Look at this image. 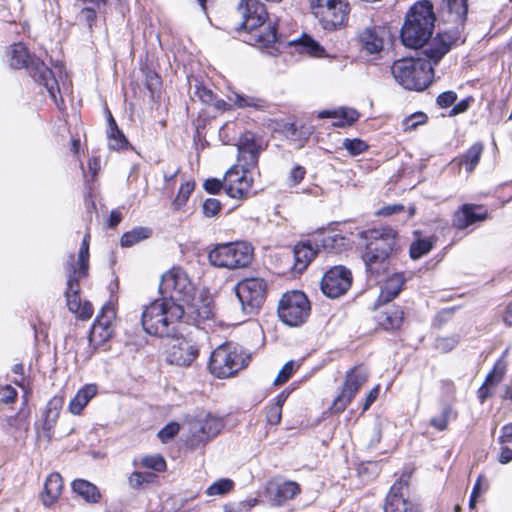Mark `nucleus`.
<instances>
[{
    "label": "nucleus",
    "instance_id": "1",
    "mask_svg": "<svg viewBox=\"0 0 512 512\" xmlns=\"http://www.w3.org/2000/svg\"><path fill=\"white\" fill-rule=\"evenodd\" d=\"M213 316L211 300L198 299L184 306L171 299L159 298L151 302L142 312V326L151 335L175 336L184 324H199Z\"/></svg>",
    "mask_w": 512,
    "mask_h": 512
},
{
    "label": "nucleus",
    "instance_id": "2",
    "mask_svg": "<svg viewBox=\"0 0 512 512\" xmlns=\"http://www.w3.org/2000/svg\"><path fill=\"white\" fill-rule=\"evenodd\" d=\"M460 39L459 31H444L433 38L422 54L425 58H404L391 66V73L398 84L408 90L426 89L433 77V66L449 52L451 46Z\"/></svg>",
    "mask_w": 512,
    "mask_h": 512
},
{
    "label": "nucleus",
    "instance_id": "3",
    "mask_svg": "<svg viewBox=\"0 0 512 512\" xmlns=\"http://www.w3.org/2000/svg\"><path fill=\"white\" fill-rule=\"evenodd\" d=\"M367 241L363 260L371 274L378 275L387 269L389 257L397 250V232L391 227L362 232Z\"/></svg>",
    "mask_w": 512,
    "mask_h": 512
},
{
    "label": "nucleus",
    "instance_id": "4",
    "mask_svg": "<svg viewBox=\"0 0 512 512\" xmlns=\"http://www.w3.org/2000/svg\"><path fill=\"white\" fill-rule=\"evenodd\" d=\"M435 14L433 5L428 0L415 3L406 15L405 23L401 29V40L406 47L418 49L426 48L434 29Z\"/></svg>",
    "mask_w": 512,
    "mask_h": 512
},
{
    "label": "nucleus",
    "instance_id": "5",
    "mask_svg": "<svg viewBox=\"0 0 512 512\" xmlns=\"http://www.w3.org/2000/svg\"><path fill=\"white\" fill-rule=\"evenodd\" d=\"M10 65L13 68H27L35 81L43 85L50 97L57 102V93L60 91L58 82L50 68L39 59H32L22 43L13 44L8 51Z\"/></svg>",
    "mask_w": 512,
    "mask_h": 512
},
{
    "label": "nucleus",
    "instance_id": "6",
    "mask_svg": "<svg viewBox=\"0 0 512 512\" xmlns=\"http://www.w3.org/2000/svg\"><path fill=\"white\" fill-rule=\"evenodd\" d=\"M249 360L250 355L240 345L225 342L211 353L208 368L217 378H228L247 367Z\"/></svg>",
    "mask_w": 512,
    "mask_h": 512
},
{
    "label": "nucleus",
    "instance_id": "7",
    "mask_svg": "<svg viewBox=\"0 0 512 512\" xmlns=\"http://www.w3.org/2000/svg\"><path fill=\"white\" fill-rule=\"evenodd\" d=\"M159 291L164 299H171L184 306L191 304L202 297L194 298L195 286L187 272L180 267H173L164 273L160 280ZM209 300L208 298H205Z\"/></svg>",
    "mask_w": 512,
    "mask_h": 512
},
{
    "label": "nucleus",
    "instance_id": "8",
    "mask_svg": "<svg viewBox=\"0 0 512 512\" xmlns=\"http://www.w3.org/2000/svg\"><path fill=\"white\" fill-rule=\"evenodd\" d=\"M253 252V247L247 242L218 244L208 253V260L215 267L239 269L252 262Z\"/></svg>",
    "mask_w": 512,
    "mask_h": 512
},
{
    "label": "nucleus",
    "instance_id": "9",
    "mask_svg": "<svg viewBox=\"0 0 512 512\" xmlns=\"http://www.w3.org/2000/svg\"><path fill=\"white\" fill-rule=\"evenodd\" d=\"M193 328L183 335L182 330L175 336H170L171 342L167 349V361L178 366H189L198 356L199 345L197 340L205 333L199 329V324H192Z\"/></svg>",
    "mask_w": 512,
    "mask_h": 512
},
{
    "label": "nucleus",
    "instance_id": "10",
    "mask_svg": "<svg viewBox=\"0 0 512 512\" xmlns=\"http://www.w3.org/2000/svg\"><path fill=\"white\" fill-rule=\"evenodd\" d=\"M310 303L301 291L285 293L279 301L278 316L280 320L291 327L302 325L310 314Z\"/></svg>",
    "mask_w": 512,
    "mask_h": 512
},
{
    "label": "nucleus",
    "instance_id": "11",
    "mask_svg": "<svg viewBox=\"0 0 512 512\" xmlns=\"http://www.w3.org/2000/svg\"><path fill=\"white\" fill-rule=\"evenodd\" d=\"M65 271L67 274L65 297L68 310L75 314L78 319L83 321L88 320L92 317L94 310L89 301H81L79 285L80 279L76 277V267L73 256L67 257L65 262Z\"/></svg>",
    "mask_w": 512,
    "mask_h": 512
},
{
    "label": "nucleus",
    "instance_id": "12",
    "mask_svg": "<svg viewBox=\"0 0 512 512\" xmlns=\"http://www.w3.org/2000/svg\"><path fill=\"white\" fill-rule=\"evenodd\" d=\"M267 285L262 278H246L235 286L236 296L241 304L242 312L255 314L264 303Z\"/></svg>",
    "mask_w": 512,
    "mask_h": 512
},
{
    "label": "nucleus",
    "instance_id": "13",
    "mask_svg": "<svg viewBox=\"0 0 512 512\" xmlns=\"http://www.w3.org/2000/svg\"><path fill=\"white\" fill-rule=\"evenodd\" d=\"M311 7L325 29L342 26L350 12L346 0H311Z\"/></svg>",
    "mask_w": 512,
    "mask_h": 512
},
{
    "label": "nucleus",
    "instance_id": "14",
    "mask_svg": "<svg viewBox=\"0 0 512 512\" xmlns=\"http://www.w3.org/2000/svg\"><path fill=\"white\" fill-rule=\"evenodd\" d=\"M368 376V370L363 366L354 367L347 372L341 393L334 399L331 405L333 413L339 414L346 409L358 390L367 381Z\"/></svg>",
    "mask_w": 512,
    "mask_h": 512
},
{
    "label": "nucleus",
    "instance_id": "15",
    "mask_svg": "<svg viewBox=\"0 0 512 512\" xmlns=\"http://www.w3.org/2000/svg\"><path fill=\"white\" fill-rule=\"evenodd\" d=\"M245 164L232 166L224 176V189L232 198L243 199L249 196L253 184L251 169Z\"/></svg>",
    "mask_w": 512,
    "mask_h": 512
},
{
    "label": "nucleus",
    "instance_id": "16",
    "mask_svg": "<svg viewBox=\"0 0 512 512\" xmlns=\"http://www.w3.org/2000/svg\"><path fill=\"white\" fill-rule=\"evenodd\" d=\"M352 284V274L344 266L330 268L322 277L320 287L322 292L329 298H338L344 295Z\"/></svg>",
    "mask_w": 512,
    "mask_h": 512
},
{
    "label": "nucleus",
    "instance_id": "17",
    "mask_svg": "<svg viewBox=\"0 0 512 512\" xmlns=\"http://www.w3.org/2000/svg\"><path fill=\"white\" fill-rule=\"evenodd\" d=\"M238 12L245 30H256L268 18L266 7L259 0H242L238 6Z\"/></svg>",
    "mask_w": 512,
    "mask_h": 512
},
{
    "label": "nucleus",
    "instance_id": "18",
    "mask_svg": "<svg viewBox=\"0 0 512 512\" xmlns=\"http://www.w3.org/2000/svg\"><path fill=\"white\" fill-rule=\"evenodd\" d=\"M238 162L245 164L246 167H256L260 151L262 150V141L253 132L246 131L238 140Z\"/></svg>",
    "mask_w": 512,
    "mask_h": 512
},
{
    "label": "nucleus",
    "instance_id": "19",
    "mask_svg": "<svg viewBox=\"0 0 512 512\" xmlns=\"http://www.w3.org/2000/svg\"><path fill=\"white\" fill-rule=\"evenodd\" d=\"M115 317V311L109 304L103 305L96 316L89 334V342L98 345L105 342L111 336V324Z\"/></svg>",
    "mask_w": 512,
    "mask_h": 512
},
{
    "label": "nucleus",
    "instance_id": "20",
    "mask_svg": "<svg viewBox=\"0 0 512 512\" xmlns=\"http://www.w3.org/2000/svg\"><path fill=\"white\" fill-rule=\"evenodd\" d=\"M404 486L407 487L408 483L401 479L391 487L385 499L384 512H422L418 504L404 497L402 493Z\"/></svg>",
    "mask_w": 512,
    "mask_h": 512
},
{
    "label": "nucleus",
    "instance_id": "21",
    "mask_svg": "<svg viewBox=\"0 0 512 512\" xmlns=\"http://www.w3.org/2000/svg\"><path fill=\"white\" fill-rule=\"evenodd\" d=\"M387 37L388 30L384 26H367L358 32L361 47L369 54L379 53Z\"/></svg>",
    "mask_w": 512,
    "mask_h": 512
},
{
    "label": "nucleus",
    "instance_id": "22",
    "mask_svg": "<svg viewBox=\"0 0 512 512\" xmlns=\"http://www.w3.org/2000/svg\"><path fill=\"white\" fill-rule=\"evenodd\" d=\"M468 12L467 0H442L439 15L443 21L463 26Z\"/></svg>",
    "mask_w": 512,
    "mask_h": 512
},
{
    "label": "nucleus",
    "instance_id": "23",
    "mask_svg": "<svg viewBox=\"0 0 512 512\" xmlns=\"http://www.w3.org/2000/svg\"><path fill=\"white\" fill-rule=\"evenodd\" d=\"M63 403V398L58 396L53 397L47 403L46 410L44 413V422L42 426V432L43 435L46 437L47 441H50L52 439L53 430L59 418Z\"/></svg>",
    "mask_w": 512,
    "mask_h": 512
},
{
    "label": "nucleus",
    "instance_id": "24",
    "mask_svg": "<svg viewBox=\"0 0 512 512\" xmlns=\"http://www.w3.org/2000/svg\"><path fill=\"white\" fill-rule=\"evenodd\" d=\"M506 368V362L502 359H499L495 363L493 370L487 375L484 383L478 389V398L481 403L492 395L491 389L495 388L500 383L506 372Z\"/></svg>",
    "mask_w": 512,
    "mask_h": 512
},
{
    "label": "nucleus",
    "instance_id": "25",
    "mask_svg": "<svg viewBox=\"0 0 512 512\" xmlns=\"http://www.w3.org/2000/svg\"><path fill=\"white\" fill-rule=\"evenodd\" d=\"M479 207L471 204H464L453 217V225L457 229H465L477 221L485 219V212H476Z\"/></svg>",
    "mask_w": 512,
    "mask_h": 512
},
{
    "label": "nucleus",
    "instance_id": "26",
    "mask_svg": "<svg viewBox=\"0 0 512 512\" xmlns=\"http://www.w3.org/2000/svg\"><path fill=\"white\" fill-rule=\"evenodd\" d=\"M319 118L334 119L332 125L335 127H346L352 125L358 118L359 113L352 108H339L336 110H324L319 113Z\"/></svg>",
    "mask_w": 512,
    "mask_h": 512
},
{
    "label": "nucleus",
    "instance_id": "27",
    "mask_svg": "<svg viewBox=\"0 0 512 512\" xmlns=\"http://www.w3.org/2000/svg\"><path fill=\"white\" fill-rule=\"evenodd\" d=\"M63 488L62 477L59 473L50 474L44 485V492L42 494L43 504L51 506L61 495Z\"/></svg>",
    "mask_w": 512,
    "mask_h": 512
},
{
    "label": "nucleus",
    "instance_id": "28",
    "mask_svg": "<svg viewBox=\"0 0 512 512\" xmlns=\"http://www.w3.org/2000/svg\"><path fill=\"white\" fill-rule=\"evenodd\" d=\"M404 285L402 274L396 273L389 277L381 287L378 297L379 303H387L393 300L401 292Z\"/></svg>",
    "mask_w": 512,
    "mask_h": 512
},
{
    "label": "nucleus",
    "instance_id": "29",
    "mask_svg": "<svg viewBox=\"0 0 512 512\" xmlns=\"http://www.w3.org/2000/svg\"><path fill=\"white\" fill-rule=\"evenodd\" d=\"M256 44L261 48L268 49V53L274 55L279 51L280 39L277 35L276 23L273 26H269L266 33H258L252 35Z\"/></svg>",
    "mask_w": 512,
    "mask_h": 512
},
{
    "label": "nucleus",
    "instance_id": "30",
    "mask_svg": "<svg viewBox=\"0 0 512 512\" xmlns=\"http://www.w3.org/2000/svg\"><path fill=\"white\" fill-rule=\"evenodd\" d=\"M97 386L93 384L85 385L81 388L73 399L69 403V411L78 415L84 409V407L88 404V402L96 395Z\"/></svg>",
    "mask_w": 512,
    "mask_h": 512
},
{
    "label": "nucleus",
    "instance_id": "31",
    "mask_svg": "<svg viewBox=\"0 0 512 512\" xmlns=\"http://www.w3.org/2000/svg\"><path fill=\"white\" fill-rule=\"evenodd\" d=\"M301 492L300 485L294 481H285L276 486L272 499L275 505L281 506Z\"/></svg>",
    "mask_w": 512,
    "mask_h": 512
},
{
    "label": "nucleus",
    "instance_id": "32",
    "mask_svg": "<svg viewBox=\"0 0 512 512\" xmlns=\"http://www.w3.org/2000/svg\"><path fill=\"white\" fill-rule=\"evenodd\" d=\"M294 269L302 272L316 256L317 250L310 243H301L294 247Z\"/></svg>",
    "mask_w": 512,
    "mask_h": 512
},
{
    "label": "nucleus",
    "instance_id": "33",
    "mask_svg": "<svg viewBox=\"0 0 512 512\" xmlns=\"http://www.w3.org/2000/svg\"><path fill=\"white\" fill-rule=\"evenodd\" d=\"M108 132H107V138H108V146L112 150H121L125 148L128 145V140L118 129V126L116 124V121L114 120L111 112L108 110Z\"/></svg>",
    "mask_w": 512,
    "mask_h": 512
},
{
    "label": "nucleus",
    "instance_id": "34",
    "mask_svg": "<svg viewBox=\"0 0 512 512\" xmlns=\"http://www.w3.org/2000/svg\"><path fill=\"white\" fill-rule=\"evenodd\" d=\"M403 315L404 312L399 307H389L380 312L378 323L385 330H394L400 327Z\"/></svg>",
    "mask_w": 512,
    "mask_h": 512
},
{
    "label": "nucleus",
    "instance_id": "35",
    "mask_svg": "<svg viewBox=\"0 0 512 512\" xmlns=\"http://www.w3.org/2000/svg\"><path fill=\"white\" fill-rule=\"evenodd\" d=\"M321 244L325 250L337 253L346 250L351 242L341 233L332 231L323 235Z\"/></svg>",
    "mask_w": 512,
    "mask_h": 512
},
{
    "label": "nucleus",
    "instance_id": "36",
    "mask_svg": "<svg viewBox=\"0 0 512 512\" xmlns=\"http://www.w3.org/2000/svg\"><path fill=\"white\" fill-rule=\"evenodd\" d=\"M72 489L87 502L96 503L101 496L98 488L84 479L74 480L72 482Z\"/></svg>",
    "mask_w": 512,
    "mask_h": 512
},
{
    "label": "nucleus",
    "instance_id": "37",
    "mask_svg": "<svg viewBox=\"0 0 512 512\" xmlns=\"http://www.w3.org/2000/svg\"><path fill=\"white\" fill-rule=\"evenodd\" d=\"M89 238L90 235L86 234L82 240L81 247L78 253V260L74 257V263L76 267V277L78 279L85 278L88 275L89 270Z\"/></svg>",
    "mask_w": 512,
    "mask_h": 512
},
{
    "label": "nucleus",
    "instance_id": "38",
    "mask_svg": "<svg viewBox=\"0 0 512 512\" xmlns=\"http://www.w3.org/2000/svg\"><path fill=\"white\" fill-rule=\"evenodd\" d=\"M484 146L481 142L474 143L459 159V165H464L467 173H472L482 156Z\"/></svg>",
    "mask_w": 512,
    "mask_h": 512
},
{
    "label": "nucleus",
    "instance_id": "39",
    "mask_svg": "<svg viewBox=\"0 0 512 512\" xmlns=\"http://www.w3.org/2000/svg\"><path fill=\"white\" fill-rule=\"evenodd\" d=\"M151 230L144 227H137L124 233L121 237L120 243L123 247H131L142 240L149 238Z\"/></svg>",
    "mask_w": 512,
    "mask_h": 512
},
{
    "label": "nucleus",
    "instance_id": "40",
    "mask_svg": "<svg viewBox=\"0 0 512 512\" xmlns=\"http://www.w3.org/2000/svg\"><path fill=\"white\" fill-rule=\"evenodd\" d=\"M297 46L300 53H305L313 57L324 56V48L318 42L308 36L302 37L297 43Z\"/></svg>",
    "mask_w": 512,
    "mask_h": 512
},
{
    "label": "nucleus",
    "instance_id": "41",
    "mask_svg": "<svg viewBox=\"0 0 512 512\" xmlns=\"http://www.w3.org/2000/svg\"><path fill=\"white\" fill-rule=\"evenodd\" d=\"M234 488L233 480L222 478L212 483L207 489L208 496H222L229 493Z\"/></svg>",
    "mask_w": 512,
    "mask_h": 512
},
{
    "label": "nucleus",
    "instance_id": "42",
    "mask_svg": "<svg viewBox=\"0 0 512 512\" xmlns=\"http://www.w3.org/2000/svg\"><path fill=\"white\" fill-rule=\"evenodd\" d=\"M238 108L253 107L256 109L263 107V101L261 99L245 96L236 92H233L232 96L229 97Z\"/></svg>",
    "mask_w": 512,
    "mask_h": 512
},
{
    "label": "nucleus",
    "instance_id": "43",
    "mask_svg": "<svg viewBox=\"0 0 512 512\" xmlns=\"http://www.w3.org/2000/svg\"><path fill=\"white\" fill-rule=\"evenodd\" d=\"M433 248V243L430 239H419L414 241L410 246V256L416 260L429 253Z\"/></svg>",
    "mask_w": 512,
    "mask_h": 512
},
{
    "label": "nucleus",
    "instance_id": "44",
    "mask_svg": "<svg viewBox=\"0 0 512 512\" xmlns=\"http://www.w3.org/2000/svg\"><path fill=\"white\" fill-rule=\"evenodd\" d=\"M221 427V423L215 418H207L204 423H196L194 428L200 430L206 437L215 436Z\"/></svg>",
    "mask_w": 512,
    "mask_h": 512
},
{
    "label": "nucleus",
    "instance_id": "45",
    "mask_svg": "<svg viewBox=\"0 0 512 512\" xmlns=\"http://www.w3.org/2000/svg\"><path fill=\"white\" fill-rule=\"evenodd\" d=\"M342 146L352 155L356 156L362 154L368 149V145L361 139L346 138L343 140Z\"/></svg>",
    "mask_w": 512,
    "mask_h": 512
},
{
    "label": "nucleus",
    "instance_id": "46",
    "mask_svg": "<svg viewBox=\"0 0 512 512\" xmlns=\"http://www.w3.org/2000/svg\"><path fill=\"white\" fill-rule=\"evenodd\" d=\"M140 464L143 467L153 469L157 472H161L166 469V462L160 455L145 456L141 459Z\"/></svg>",
    "mask_w": 512,
    "mask_h": 512
},
{
    "label": "nucleus",
    "instance_id": "47",
    "mask_svg": "<svg viewBox=\"0 0 512 512\" xmlns=\"http://www.w3.org/2000/svg\"><path fill=\"white\" fill-rule=\"evenodd\" d=\"M296 367H297V364L295 361H293V360L288 361L282 367V369L279 371V373L277 374V376L274 380V384L282 385V384L286 383L289 380V378L292 376V374L294 373Z\"/></svg>",
    "mask_w": 512,
    "mask_h": 512
},
{
    "label": "nucleus",
    "instance_id": "48",
    "mask_svg": "<svg viewBox=\"0 0 512 512\" xmlns=\"http://www.w3.org/2000/svg\"><path fill=\"white\" fill-rule=\"evenodd\" d=\"M194 190V183L193 182H186L182 184L179 188L178 194L174 200V205L177 208H180L183 206L188 198L190 197L191 193Z\"/></svg>",
    "mask_w": 512,
    "mask_h": 512
},
{
    "label": "nucleus",
    "instance_id": "49",
    "mask_svg": "<svg viewBox=\"0 0 512 512\" xmlns=\"http://www.w3.org/2000/svg\"><path fill=\"white\" fill-rule=\"evenodd\" d=\"M282 403L283 400L279 396L277 402L268 408L266 417L270 424L277 425L281 421Z\"/></svg>",
    "mask_w": 512,
    "mask_h": 512
},
{
    "label": "nucleus",
    "instance_id": "50",
    "mask_svg": "<svg viewBox=\"0 0 512 512\" xmlns=\"http://www.w3.org/2000/svg\"><path fill=\"white\" fill-rule=\"evenodd\" d=\"M363 438L368 448L375 447L381 440L380 428L377 425L371 427L365 431Z\"/></svg>",
    "mask_w": 512,
    "mask_h": 512
},
{
    "label": "nucleus",
    "instance_id": "51",
    "mask_svg": "<svg viewBox=\"0 0 512 512\" xmlns=\"http://www.w3.org/2000/svg\"><path fill=\"white\" fill-rule=\"evenodd\" d=\"M179 428L178 423H169L158 432V437L162 442H167L178 433Z\"/></svg>",
    "mask_w": 512,
    "mask_h": 512
},
{
    "label": "nucleus",
    "instance_id": "52",
    "mask_svg": "<svg viewBox=\"0 0 512 512\" xmlns=\"http://www.w3.org/2000/svg\"><path fill=\"white\" fill-rule=\"evenodd\" d=\"M221 210V203L214 198H208L203 203V213L207 217H214Z\"/></svg>",
    "mask_w": 512,
    "mask_h": 512
},
{
    "label": "nucleus",
    "instance_id": "53",
    "mask_svg": "<svg viewBox=\"0 0 512 512\" xmlns=\"http://www.w3.org/2000/svg\"><path fill=\"white\" fill-rule=\"evenodd\" d=\"M26 424V418L21 413L5 418V426L7 428L20 430L26 428Z\"/></svg>",
    "mask_w": 512,
    "mask_h": 512
},
{
    "label": "nucleus",
    "instance_id": "54",
    "mask_svg": "<svg viewBox=\"0 0 512 512\" xmlns=\"http://www.w3.org/2000/svg\"><path fill=\"white\" fill-rule=\"evenodd\" d=\"M449 414H450V409L448 407H446L442 411L440 416L433 417L430 420L431 426L435 427L439 431L445 430L447 428Z\"/></svg>",
    "mask_w": 512,
    "mask_h": 512
},
{
    "label": "nucleus",
    "instance_id": "55",
    "mask_svg": "<svg viewBox=\"0 0 512 512\" xmlns=\"http://www.w3.org/2000/svg\"><path fill=\"white\" fill-rule=\"evenodd\" d=\"M153 476L151 473L133 472L129 477V485L132 488H139L144 482H148Z\"/></svg>",
    "mask_w": 512,
    "mask_h": 512
},
{
    "label": "nucleus",
    "instance_id": "56",
    "mask_svg": "<svg viewBox=\"0 0 512 512\" xmlns=\"http://www.w3.org/2000/svg\"><path fill=\"white\" fill-rule=\"evenodd\" d=\"M457 99V94L454 91H446L441 93L437 97V104L441 108H448L450 107Z\"/></svg>",
    "mask_w": 512,
    "mask_h": 512
},
{
    "label": "nucleus",
    "instance_id": "57",
    "mask_svg": "<svg viewBox=\"0 0 512 512\" xmlns=\"http://www.w3.org/2000/svg\"><path fill=\"white\" fill-rule=\"evenodd\" d=\"M306 169L303 166L296 165L289 174L291 186H297L305 177Z\"/></svg>",
    "mask_w": 512,
    "mask_h": 512
},
{
    "label": "nucleus",
    "instance_id": "58",
    "mask_svg": "<svg viewBox=\"0 0 512 512\" xmlns=\"http://www.w3.org/2000/svg\"><path fill=\"white\" fill-rule=\"evenodd\" d=\"M204 189L210 194H217L224 188V180L221 181L216 178L207 179L204 182Z\"/></svg>",
    "mask_w": 512,
    "mask_h": 512
},
{
    "label": "nucleus",
    "instance_id": "59",
    "mask_svg": "<svg viewBox=\"0 0 512 512\" xmlns=\"http://www.w3.org/2000/svg\"><path fill=\"white\" fill-rule=\"evenodd\" d=\"M197 94L199 98L202 100V102L206 104H214L215 106L220 107L221 101H217L216 103H214V95L211 90L205 87H198Z\"/></svg>",
    "mask_w": 512,
    "mask_h": 512
},
{
    "label": "nucleus",
    "instance_id": "60",
    "mask_svg": "<svg viewBox=\"0 0 512 512\" xmlns=\"http://www.w3.org/2000/svg\"><path fill=\"white\" fill-rule=\"evenodd\" d=\"M427 116L424 113H416L406 119L405 125L408 129H414L426 122Z\"/></svg>",
    "mask_w": 512,
    "mask_h": 512
},
{
    "label": "nucleus",
    "instance_id": "61",
    "mask_svg": "<svg viewBox=\"0 0 512 512\" xmlns=\"http://www.w3.org/2000/svg\"><path fill=\"white\" fill-rule=\"evenodd\" d=\"M456 338H439L436 340V346L445 352L452 350L457 344Z\"/></svg>",
    "mask_w": 512,
    "mask_h": 512
},
{
    "label": "nucleus",
    "instance_id": "62",
    "mask_svg": "<svg viewBox=\"0 0 512 512\" xmlns=\"http://www.w3.org/2000/svg\"><path fill=\"white\" fill-rule=\"evenodd\" d=\"M404 210V206L401 204H393L382 207L378 214L382 216H391Z\"/></svg>",
    "mask_w": 512,
    "mask_h": 512
},
{
    "label": "nucleus",
    "instance_id": "63",
    "mask_svg": "<svg viewBox=\"0 0 512 512\" xmlns=\"http://www.w3.org/2000/svg\"><path fill=\"white\" fill-rule=\"evenodd\" d=\"M512 442V423L504 425L501 429V435L499 437V443L505 444Z\"/></svg>",
    "mask_w": 512,
    "mask_h": 512
},
{
    "label": "nucleus",
    "instance_id": "64",
    "mask_svg": "<svg viewBox=\"0 0 512 512\" xmlns=\"http://www.w3.org/2000/svg\"><path fill=\"white\" fill-rule=\"evenodd\" d=\"M498 461L501 464H507L512 461V449L506 446H503L498 455Z\"/></svg>",
    "mask_w": 512,
    "mask_h": 512
}]
</instances>
